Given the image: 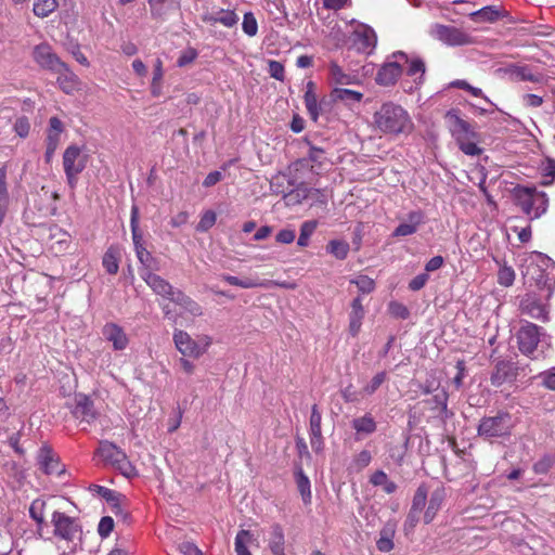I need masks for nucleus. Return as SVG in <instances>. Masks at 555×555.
I'll return each mask as SVG.
<instances>
[{"label": "nucleus", "instance_id": "29", "mask_svg": "<svg viewBox=\"0 0 555 555\" xmlns=\"http://www.w3.org/2000/svg\"><path fill=\"white\" fill-rule=\"evenodd\" d=\"M89 491L103 498L108 504L112 505L113 508L116 509L115 513L121 511L120 503L125 499L121 493L99 485H90Z\"/></svg>", "mask_w": 555, "mask_h": 555}, {"label": "nucleus", "instance_id": "22", "mask_svg": "<svg viewBox=\"0 0 555 555\" xmlns=\"http://www.w3.org/2000/svg\"><path fill=\"white\" fill-rule=\"evenodd\" d=\"M508 15L502 5H487L469 14L475 23H495Z\"/></svg>", "mask_w": 555, "mask_h": 555}, {"label": "nucleus", "instance_id": "15", "mask_svg": "<svg viewBox=\"0 0 555 555\" xmlns=\"http://www.w3.org/2000/svg\"><path fill=\"white\" fill-rule=\"evenodd\" d=\"M101 462L105 466H111L114 469L120 472L126 477H132L137 475V469L132 464L131 460L128 459L127 453H98Z\"/></svg>", "mask_w": 555, "mask_h": 555}, {"label": "nucleus", "instance_id": "64", "mask_svg": "<svg viewBox=\"0 0 555 555\" xmlns=\"http://www.w3.org/2000/svg\"><path fill=\"white\" fill-rule=\"evenodd\" d=\"M544 387L555 390V367L540 375Z\"/></svg>", "mask_w": 555, "mask_h": 555}, {"label": "nucleus", "instance_id": "25", "mask_svg": "<svg viewBox=\"0 0 555 555\" xmlns=\"http://www.w3.org/2000/svg\"><path fill=\"white\" fill-rule=\"evenodd\" d=\"M322 414L317 404H313L311 408V415H310V442L312 449H320L321 444L323 443V435H322Z\"/></svg>", "mask_w": 555, "mask_h": 555}, {"label": "nucleus", "instance_id": "31", "mask_svg": "<svg viewBox=\"0 0 555 555\" xmlns=\"http://www.w3.org/2000/svg\"><path fill=\"white\" fill-rule=\"evenodd\" d=\"M446 493L443 488H437L430 494L428 506L424 514V521L429 524L435 518L444 500Z\"/></svg>", "mask_w": 555, "mask_h": 555}, {"label": "nucleus", "instance_id": "21", "mask_svg": "<svg viewBox=\"0 0 555 555\" xmlns=\"http://www.w3.org/2000/svg\"><path fill=\"white\" fill-rule=\"evenodd\" d=\"M376 34L369 26H362L353 31V46L359 52L370 53L376 46Z\"/></svg>", "mask_w": 555, "mask_h": 555}, {"label": "nucleus", "instance_id": "40", "mask_svg": "<svg viewBox=\"0 0 555 555\" xmlns=\"http://www.w3.org/2000/svg\"><path fill=\"white\" fill-rule=\"evenodd\" d=\"M349 250V243L343 240H331L326 245V251L338 260H345Z\"/></svg>", "mask_w": 555, "mask_h": 555}, {"label": "nucleus", "instance_id": "7", "mask_svg": "<svg viewBox=\"0 0 555 555\" xmlns=\"http://www.w3.org/2000/svg\"><path fill=\"white\" fill-rule=\"evenodd\" d=\"M86 156L76 145H69L63 154V167L68 185L74 189L77 184L78 175L86 168Z\"/></svg>", "mask_w": 555, "mask_h": 555}, {"label": "nucleus", "instance_id": "24", "mask_svg": "<svg viewBox=\"0 0 555 555\" xmlns=\"http://www.w3.org/2000/svg\"><path fill=\"white\" fill-rule=\"evenodd\" d=\"M425 216L421 210H413L408 214V222L400 223L393 231V236H408L417 232L418 227L424 223Z\"/></svg>", "mask_w": 555, "mask_h": 555}, {"label": "nucleus", "instance_id": "51", "mask_svg": "<svg viewBox=\"0 0 555 555\" xmlns=\"http://www.w3.org/2000/svg\"><path fill=\"white\" fill-rule=\"evenodd\" d=\"M426 499H427L426 488L423 486L418 487L414 494L411 509L421 514L423 508L425 507Z\"/></svg>", "mask_w": 555, "mask_h": 555}, {"label": "nucleus", "instance_id": "48", "mask_svg": "<svg viewBox=\"0 0 555 555\" xmlns=\"http://www.w3.org/2000/svg\"><path fill=\"white\" fill-rule=\"evenodd\" d=\"M13 130L20 138H27L30 132V122L28 117H17L13 124Z\"/></svg>", "mask_w": 555, "mask_h": 555}, {"label": "nucleus", "instance_id": "46", "mask_svg": "<svg viewBox=\"0 0 555 555\" xmlns=\"http://www.w3.org/2000/svg\"><path fill=\"white\" fill-rule=\"evenodd\" d=\"M242 29L248 37H255L258 33V22L253 12H246L243 16Z\"/></svg>", "mask_w": 555, "mask_h": 555}, {"label": "nucleus", "instance_id": "6", "mask_svg": "<svg viewBox=\"0 0 555 555\" xmlns=\"http://www.w3.org/2000/svg\"><path fill=\"white\" fill-rule=\"evenodd\" d=\"M140 275L145 281V283L153 289V292L158 296V302L162 306L165 315L170 317L172 302L171 284L168 281L164 280L162 276L153 273L152 271H141Z\"/></svg>", "mask_w": 555, "mask_h": 555}, {"label": "nucleus", "instance_id": "10", "mask_svg": "<svg viewBox=\"0 0 555 555\" xmlns=\"http://www.w3.org/2000/svg\"><path fill=\"white\" fill-rule=\"evenodd\" d=\"M509 420L508 413L483 417L478 426V434L487 438L506 435L509 429Z\"/></svg>", "mask_w": 555, "mask_h": 555}, {"label": "nucleus", "instance_id": "39", "mask_svg": "<svg viewBox=\"0 0 555 555\" xmlns=\"http://www.w3.org/2000/svg\"><path fill=\"white\" fill-rule=\"evenodd\" d=\"M334 100L345 102L347 104L360 103L363 99V93L346 88H335L332 92Z\"/></svg>", "mask_w": 555, "mask_h": 555}, {"label": "nucleus", "instance_id": "54", "mask_svg": "<svg viewBox=\"0 0 555 555\" xmlns=\"http://www.w3.org/2000/svg\"><path fill=\"white\" fill-rule=\"evenodd\" d=\"M181 555H205L203 551L191 540H183L178 543Z\"/></svg>", "mask_w": 555, "mask_h": 555}, {"label": "nucleus", "instance_id": "3", "mask_svg": "<svg viewBox=\"0 0 555 555\" xmlns=\"http://www.w3.org/2000/svg\"><path fill=\"white\" fill-rule=\"evenodd\" d=\"M210 345L211 337L208 335H202L195 339L186 332L176 333V349L182 354L180 363L186 374L194 372V361L205 354Z\"/></svg>", "mask_w": 555, "mask_h": 555}, {"label": "nucleus", "instance_id": "60", "mask_svg": "<svg viewBox=\"0 0 555 555\" xmlns=\"http://www.w3.org/2000/svg\"><path fill=\"white\" fill-rule=\"evenodd\" d=\"M452 86L469 92L473 96H481L487 100L480 88L473 87L466 80H456L452 82Z\"/></svg>", "mask_w": 555, "mask_h": 555}, {"label": "nucleus", "instance_id": "52", "mask_svg": "<svg viewBox=\"0 0 555 555\" xmlns=\"http://www.w3.org/2000/svg\"><path fill=\"white\" fill-rule=\"evenodd\" d=\"M217 220V215L212 210H207L201 217V220L196 227L197 231L206 232L214 227Z\"/></svg>", "mask_w": 555, "mask_h": 555}, {"label": "nucleus", "instance_id": "59", "mask_svg": "<svg viewBox=\"0 0 555 555\" xmlns=\"http://www.w3.org/2000/svg\"><path fill=\"white\" fill-rule=\"evenodd\" d=\"M388 308L389 312L396 318L405 320L410 315L409 309L401 302L391 301Z\"/></svg>", "mask_w": 555, "mask_h": 555}, {"label": "nucleus", "instance_id": "8", "mask_svg": "<svg viewBox=\"0 0 555 555\" xmlns=\"http://www.w3.org/2000/svg\"><path fill=\"white\" fill-rule=\"evenodd\" d=\"M51 524L54 528V535L67 542H74L81 534V526L78 520L63 512L55 511L52 514Z\"/></svg>", "mask_w": 555, "mask_h": 555}, {"label": "nucleus", "instance_id": "17", "mask_svg": "<svg viewBox=\"0 0 555 555\" xmlns=\"http://www.w3.org/2000/svg\"><path fill=\"white\" fill-rule=\"evenodd\" d=\"M402 73L403 69L399 62H386L377 70L375 81L378 86L390 87L398 81Z\"/></svg>", "mask_w": 555, "mask_h": 555}, {"label": "nucleus", "instance_id": "23", "mask_svg": "<svg viewBox=\"0 0 555 555\" xmlns=\"http://www.w3.org/2000/svg\"><path fill=\"white\" fill-rule=\"evenodd\" d=\"M39 469L46 475H62L65 473V465L61 463L57 453H39L37 457Z\"/></svg>", "mask_w": 555, "mask_h": 555}, {"label": "nucleus", "instance_id": "58", "mask_svg": "<svg viewBox=\"0 0 555 555\" xmlns=\"http://www.w3.org/2000/svg\"><path fill=\"white\" fill-rule=\"evenodd\" d=\"M340 395L346 403H354L360 400V392L357 391L352 384H349L344 389H341Z\"/></svg>", "mask_w": 555, "mask_h": 555}, {"label": "nucleus", "instance_id": "44", "mask_svg": "<svg viewBox=\"0 0 555 555\" xmlns=\"http://www.w3.org/2000/svg\"><path fill=\"white\" fill-rule=\"evenodd\" d=\"M46 502L43 500L37 499L33 501L29 507V515L30 517L37 522L38 529L40 530L41 527L44 525V511Z\"/></svg>", "mask_w": 555, "mask_h": 555}, {"label": "nucleus", "instance_id": "63", "mask_svg": "<svg viewBox=\"0 0 555 555\" xmlns=\"http://www.w3.org/2000/svg\"><path fill=\"white\" fill-rule=\"evenodd\" d=\"M428 279L429 275L427 273L417 274L410 281L409 288L413 292H417L426 285Z\"/></svg>", "mask_w": 555, "mask_h": 555}, {"label": "nucleus", "instance_id": "42", "mask_svg": "<svg viewBox=\"0 0 555 555\" xmlns=\"http://www.w3.org/2000/svg\"><path fill=\"white\" fill-rule=\"evenodd\" d=\"M57 8L56 0H35L33 12L38 17L49 16Z\"/></svg>", "mask_w": 555, "mask_h": 555}, {"label": "nucleus", "instance_id": "34", "mask_svg": "<svg viewBox=\"0 0 555 555\" xmlns=\"http://www.w3.org/2000/svg\"><path fill=\"white\" fill-rule=\"evenodd\" d=\"M507 73L514 81L540 82L542 80V76L533 74L528 66H512Z\"/></svg>", "mask_w": 555, "mask_h": 555}, {"label": "nucleus", "instance_id": "57", "mask_svg": "<svg viewBox=\"0 0 555 555\" xmlns=\"http://www.w3.org/2000/svg\"><path fill=\"white\" fill-rule=\"evenodd\" d=\"M114 529V519L109 516L101 518L98 526V533L101 538H107Z\"/></svg>", "mask_w": 555, "mask_h": 555}, {"label": "nucleus", "instance_id": "11", "mask_svg": "<svg viewBox=\"0 0 555 555\" xmlns=\"http://www.w3.org/2000/svg\"><path fill=\"white\" fill-rule=\"evenodd\" d=\"M202 21L210 26L220 24L227 28H233L237 25L240 18L234 10L211 7L205 9L201 16Z\"/></svg>", "mask_w": 555, "mask_h": 555}, {"label": "nucleus", "instance_id": "2", "mask_svg": "<svg viewBox=\"0 0 555 555\" xmlns=\"http://www.w3.org/2000/svg\"><path fill=\"white\" fill-rule=\"evenodd\" d=\"M554 262L541 253H533L525 260L521 271L525 283L540 289L546 288L548 296L552 294V278Z\"/></svg>", "mask_w": 555, "mask_h": 555}, {"label": "nucleus", "instance_id": "27", "mask_svg": "<svg viewBox=\"0 0 555 555\" xmlns=\"http://www.w3.org/2000/svg\"><path fill=\"white\" fill-rule=\"evenodd\" d=\"M268 546L272 555H285V535L280 524L270 527Z\"/></svg>", "mask_w": 555, "mask_h": 555}, {"label": "nucleus", "instance_id": "37", "mask_svg": "<svg viewBox=\"0 0 555 555\" xmlns=\"http://www.w3.org/2000/svg\"><path fill=\"white\" fill-rule=\"evenodd\" d=\"M352 428L359 435H370L376 430V423L371 414H365L352 421Z\"/></svg>", "mask_w": 555, "mask_h": 555}, {"label": "nucleus", "instance_id": "49", "mask_svg": "<svg viewBox=\"0 0 555 555\" xmlns=\"http://www.w3.org/2000/svg\"><path fill=\"white\" fill-rule=\"evenodd\" d=\"M351 283L356 284L359 292L363 294H370L375 289V282L367 275H360L356 280H351Z\"/></svg>", "mask_w": 555, "mask_h": 555}, {"label": "nucleus", "instance_id": "53", "mask_svg": "<svg viewBox=\"0 0 555 555\" xmlns=\"http://www.w3.org/2000/svg\"><path fill=\"white\" fill-rule=\"evenodd\" d=\"M8 163H4L0 167V201L10 202L9 190H8Z\"/></svg>", "mask_w": 555, "mask_h": 555}, {"label": "nucleus", "instance_id": "12", "mask_svg": "<svg viewBox=\"0 0 555 555\" xmlns=\"http://www.w3.org/2000/svg\"><path fill=\"white\" fill-rule=\"evenodd\" d=\"M540 336L541 327L534 323L526 322L517 333V343L520 352L526 356L532 354L538 347Z\"/></svg>", "mask_w": 555, "mask_h": 555}, {"label": "nucleus", "instance_id": "56", "mask_svg": "<svg viewBox=\"0 0 555 555\" xmlns=\"http://www.w3.org/2000/svg\"><path fill=\"white\" fill-rule=\"evenodd\" d=\"M268 70L272 78L283 81L285 79V69L281 62L271 60L268 63Z\"/></svg>", "mask_w": 555, "mask_h": 555}, {"label": "nucleus", "instance_id": "38", "mask_svg": "<svg viewBox=\"0 0 555 555\" xmlns=\"http://www.w3.org/2000/svg\"><path fill=\"white\" fill-rule=\"evenodd\" d=\"M254 541V534L249 530H240L234 542L236 555H251L248 545Z\"/></svg>", "mask_w": 555, "mask_h": 555}, {"label": "nucleus", "instance_id": "30", "mask_svg": "<svg viewBox=\"0 0 555 555\" xmlns=\"http://www.w3.org/2000/svg\"><path fill=\"white\" fill-rule=\"evenodd\" d=\"M121 259L120 248L117 245H111L102 258V264L108 274H117Z\"/></svg>", "mask_w": 555, "mask_h": 555}, {"label": "nucleus", "instance_id": "36", "mask_svg": "<svg viewBox=\"0 0 555 555\" xmlns=\"http://www.w3.org/2000/svg\"><path fill=\"white\" fill-rule=\"evenodd\" d=\"M395 525L387 524L380 531L376 546L380 552H390L393 548Z\"/></svg>", "mask_w": 555, "mask_h": 555}, {"label": "nucleus", "instance_id": "33", "mask_svg": "<svg viewBox=\"0 0 555 555\" xmlns=\"http://www.w3.org/2000/svg\"><path fill=\"white\" fill-rule=\"evenodd\" d=\"M315 85L313 81H308L306 86V92L304 95L305 105L306 108L310 115V117L317 121L319 114H320V107L318 105V98L314 92Z\"/></svg>", "mask_w": 555, "mask_h": 555}, {"label": "nucleus", "instance_id": "13", "mask_svg": "<svg viewBox=\"0 0 555 555\" xmlns=\"http://www.w3.org/2000/svg\"><path fill=\"white\" fill-rule=\"evenodd\" d=\"M31 56L39 67L52 73L57 70L60 66H63L64 63L47 42L35 46L31 51Z\"/></svg>", "mask_w": 555, "mask_h": 555}, {"label": "nucleus", "instance_id": "47", "mask_svg": "<svg viewBox=\"0 0 555 555\" xmlns=\"http://www.w3.org/2000/svg\"><path fill=\"white\" fill-rule=\"evenodd\" d=\"M515 281V271L512 267L506 264L502 266L498 272V283L501 286L509 287Z\"/></svg>", "mask_w": 555, "mask_h": 555}, {"label": "nucleus", "instance_id": "5", "mask_svg": "<svg viewBox=\"0 0 555 555\" xmlns=\"http://www.w3.org/2000/svg\"><path fill=\"white\" fill-rule=\"evenodd\" d=\"M448 118L451 122V133L455 139L459 149L468 156H478L482 149L478 146V134L474 131L470 124L456 114L449 113Z\"/></svg>", "mask_w": 555, "mask_h": 555}, {"label": "nucleus", "instance_id": "41", "mask_svg": "<svg viewBox=\"0 0 555 555\" xmlns=\"http://www.w3.org/2000/svg\"><path fill=\"white\" fill-rule=\"evenodd\" d=\"M222 281L227 282L230 285L238 286L242 288H255V287H261L263 286V283L259 282L258 280L246 278V279H240L234 275L230 274H223L221 275Z\"/></svg>", "mask_w": 555, "mask_h": 555}, {"label": "nucleus", "instance_id": "1", "mask_svg": "<svg viewBox=\"0 0 555 555\" xmlns=\"http://www.w3.org/2000/svg\"><path fill=\"white\" fill-rule=\"evenodd\" d=\"M372 128L380 135L398 139L412 134L415 126L405 107L393 101H386L373 113Z\"/></svg>", "mask_w": 555, "mask_h": 555}, {"label": "nucleus", "instance_id": "62", "mask_svg": "<svg viewBox=\"0 0 555 555\" xmlns=\"http://www.w3.org/2000/svg\"><path fill=\"white\" fill-rule=\"evenodd\" d=\"M365 314L361 297H356L351 302L349 318L363 320Z\"/></svg>", "mask_w": 555, "mask_h": 555}, {"label": "nucleus", "instance_id": "19", "mask_svg": "<svg viewBox=\"0 0 555 555\" xmlns=\"http://www.w3.org/2000/svg\"><path fill=\"white\" fill-rule=\"evenodd\" d=\"M203 314L202 307L181 292H176V318L192 319Z\"/></svg>", "mask_w": 555, "mask_h": 555}, {"label": "nucleus", "instance_id": "32", "mask_svg": "<svg viewBox=\"0 0 555 555\" xmlns=\"http://www.w3.org/2000/svg\"><path fill=\"white\" fill-rule=\"evenodd\" d=\"M330 77L335 85L339 86L359 83V79L356 75L345 73L335 62L330 64Z\"/></svg>", "mask_w": 555, "mask_h": 555}, {"label": "nucleus", "instance_id": "9", "mask_svg": "<svg viewBox=\"0 0 555 555\" xmlns=\"http://www.w3.org/2000/svg\"><path fill=\"white\" fill-rule=\"evenodd\" d=\"M431 35L437 40L451 47L470 46L475 39L466 31L454 26L436 24L431 28Z\"/></svg>", "mask_w": 555, "mask_h": 555}, {"label": "nucleus", "instance_id": "45", "mask_svg": "<svg viewBox=\"0 0 555 555\" xmlns=\"http://www.w3.org/2000/svg\"><path fill=\"white\" fill-rule=\"evenodd\" d=\"M386 372H378L372 377L371 382L362 388L361 393L363 396H372L386 382Z\"/></svg>", "mask_w": 555, "mask_h": 555}, {"label": "nucleus", "instance_id": "20", "mask_svg": "<svg viewBox=\"0 0 555 555\" xmlns=\"http://www.w3.org/2000/svg\"><path fill=\"white\" fill-rule=\"evenodd\" d=\"M53 73L57 74L56 82L60 89L66 94H72L80 89V79L66 63H63V66H60V68Z\"/></svg>", "mask_w": 555, "mask_h": 555}, {"label": "nucleus", "instance_id": "4", "mask_svg": "<svg viewBox=\"0 0 555 555\" xmlns=\"http://www.w3.org/2000/svg\"><path fill=\"white\" fill-rule=\"evenodd\" d=\"M515 204L529 219H538L548 208V197L545 192L539 191L535 186L517 184L512 190Z\"/></svg>", "mask_w": 555, "mask_h": 555}, {"label": "nucleus", "instance_id": "55", "mask_svg": "<svg viewBox=\"0 0 555 555\" xmlns=\"http://www.w3.org/2000/svg\"><path fill=\"white\" fill-rule=\"evenodd\" d=\"M555 463V455L553 453H546L543 457L537 462L533 466L534 472L538 474H545Z\"/></svg>", "mask_w": 555, "mask_h": 555}, {"label": "nucleus", "instance_id": "43", "mask_svg": "<svg viewBox=\"0 0 555 555\" xmlns=\"http://www.w3.org/2000/svg\"><path fill=\"white\" fill-rule=\"evenodd\" d=\"M318 227V221L308 220L300 225V234L297 241V245L300 247H307L311 235L314 233Z\"/></svg>", "mask_w": 555, "mask_h": 555}, {"label": "nucleus", "instance_id": "26", "mask_svg": "<svg viewBox=\"0 0 555 555\" xmlns=\"http://www.w3.org/2000/svg\"><path fill=\"white\" fill-rule=\"evenodd\" d=\"M304 460L310 461V453H306V456H300V462L295 466V479L297 483L298 491L305 503H309L311 500V490H310V480L304 474L301 464Z\"/></svg>", "mask_w": 555, "mask_h": 555}, {"label": "nucleus", "instance_id": "35", "mask_svg": "<svg viewBox=\"0 0 555 555\" xmlns=\"http://www.w3.org/2000/svg\"><path fill=\"white\" fill-rule=\"evenodd\" d=\"M392 57H398V59H401L404 61V63H406L409 66H408V69H406V75L409 76H415L417 74H420V78H422L425 74V63L422 59L420 57H414V59H409L408 55L402 52V51H398L396 53L392 54Z\"/></svg>", "mask_w": 555, "mask_h": 555}, {"label": "nucleus", "instance_id": "50", "mask_svg": "<svg viewBox=\"0 0 555 555\" xmlns=\"http://www.w3.org/2000/svg\"><path fill=\"white\" fill-rule=\"evenodd\" d=\"M130 224L133 244L138 245L143 243L142 234L139 231V211L137 207H132Z\"/></svg>", "mask_w": 555, "mask_h": 555}, {"label": "nucleus", "instance_id": "61", "mask_svg": "<svg viewBox=\"0 0 555 555\" xmlns=\"http://www.w3.org/2000/svg\"><path fill=\"white\" fill-rule=\"evenodd\" d=\"M139 261L142 263L143 266V269L140 270L141 271H144V270H147V271H152V269H154V258L152 257L151 253L146 249V250H141L139 251V254L137 255Z\"/></svg>", "mask_w": 555, "mask_h": 555}, {"label": "nucleus", "instance_id": "28", "mask_svg": "<svg viewBox=\"0 0 555 555\" xmlns=\"http://www.w3.org/2000/svg\"><path fill=\"white\" fill-rule=\"evenodd\" d=\"M515 376L513 365L507 361H500L496 363L491 375V384L495 387H500L507 382L514 380Z\"/></svg>", "mask_w": 555, "mask_h": 555}, {"label": "nucleus", "instance_id": "14", "mask_svg": "<svg viewBox=\"0 0 555 555\" xmlns=\"http://www.w3.org/2000/svg\"><path fill=\"white\" fill-rule=\"evenodd\" d=\"M519 310L521 314H526L532 319L542 322L548 321L547 306L544 305L535 294H526L519 302Z\"/></svg>", "mask_w": 555, "mask_h": 555}, {"label": "nucleus", "instance_id": "16", "mask_svg": "<svg viewBox=\"0 0 555 555\" xmlns=\"http://www.w3.org/2000/svg\"><path fill=\"white\" fill-rule=\"evenodd\" d=\"M74 416L80 422L87 424L93 423L98 417V412L90 397L78 393L75 396V406L73 409Z\"/></svg>", "mask_w": 555, "mask_h": 555}, {"label": "nucleus", "instance_id": "18", "mask_svg": "<svg viewBox=\"0 0 555 555\" xmlns=\"http://www.w3.org/2000/svg\"><path fill=\"white\" fill-rule=\"evenodd\" d=\"M104 338L112 343L116 351L125 350L129 344V338L124 328L114 322L106 323L102 328Z\"/></svg>", "mask_w": 555, "mask_h": 555}]
</instances>
